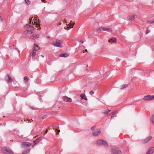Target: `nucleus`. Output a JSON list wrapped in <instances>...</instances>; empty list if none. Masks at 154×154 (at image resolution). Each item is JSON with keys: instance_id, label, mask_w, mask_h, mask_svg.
<instances>
[{"instance_id": "nucleus-1", "label": "nucleus", "mask_w": 154, "mask_h": 154, "mask_svg": "<svg viewBox=\"0 0 154 154\" xmlns=\"http://www.w3.org/2000/svg\"><path fill=\"white\" fill-rule=\"evenodd\" d=\"M2 152L4 154H13V151L9 148H4L2 149Z\"/></svg>"}, {"instance_id": "nucleus-2", "label": "nucleus", "mask_w": 154, "mask_h": 154, "mask_svg": "<svg viewBox=\"0 0 154 154\" xmlns=\"http://www.w3.org/2000/svg\"><path fill=\"white\" fill-rule=\"evenodd\" d=\"M63 44V42L60 40H56L55 42H54L52 44L54 46L62 48L63 47L62 44Z\"/></svg>"}, {"instance_id": "nucleus-3", "label": "nucleus", "mask_w": 154, "mask_h": 154, "mask_svg": "<svg viewBox=\"0 0 154 154\" xmlns=\"http://www.w3.org/2000/svg\"><path fill=\"white\" fill-rule=\"evenodd\" d=\"M34 20V25H36V27H38L39 25V19H38V17H36L35 18H33V17H32L31 18V19H30V21L29 22L30 24L31 23V20Z\"/></svg>"}, {"instance_id": "nucleus-4", "label": "nucleus", "mask_w": 154, "mask_h": 154, "mask_svg": "<svg viewBox=\"0 0 154 154\" xmlns=\"http://www.w3.org/2000/svg\"><path fill=\"white\" fill-rule=\"evenodd\" d=\"M143 100L144 101H147L148 100H154V95L151 96L148 95L145 96L143 98Z\"/></svg>"}, {"instance_id": "nucleus-5", "label": "nucleus", "mask_w": 154, "mask_h": 154, "mask_svg": "<svg viewBox=\"0 0 154 154\" xmlns=\"http://www.w3.org/2000/svg\"><path fill=\"white\" fill-rule=\"evenodd\" d=\"M112 154H122V152L118 149L114 147L112 148Z\"/></svg>"}, {"instance_id": "nucleus-6", "label": "nucleus", "mask_w": 154, "mask_h": 154, "mask_svg": "<svg viewBox=\"0 0 154 154\" xmlns=\"http://www.w3.org/2000/svg\"><path fill=\"white\" fill-rule=\"evenodd\" d=\"M97 144L99 145H103L104 146H106L107 143L106 142L102 140H98L97 142Z\"/></svg>"}, {"instance_id": "nucleus-7", "label": "nucleus", "mask_w": 154, "mask_h": 154, "mask_svg": "<svg viewBox=\"0 0 154 154\" xmlns=\"http://www.w3.org/2000/svg\"><path fill=\"white\" fill-rule=\"evenodd\" d=\"M63 101L68 102H71L72 101V99L66 96H64L62 97Z\"/></svg>"}, {"instance_id": "nucleus-8", "label": "nucleus", "mask_w": 154, "mask_h": 154, "mask_svg": "<svg viewBox=\"0 0 154 154\" xmlns=\"http://www.w3.org/2000/svg\"><path fill=\"white\" fill-rule=\"evenodd\" d=\"M137 17V16L136 14H131L128 16L127 17V19L129 20H134L135 18Z\"/></svg>"}, {"instance_id": "nucleus-9", "label": "nucleus", "mask_w": 154, "mask_h": 154, "mask_svg": "<svg viewBox=\"0 0 154 154\" xmlns=\"http://www.w3.org/2000/svg\"><path fill=\"white\" fill-rule=\"evenodd\" d=\"M152 138V137L151 136H149V137H148L146 138L143 141V143H146L148 142H149Z\"/></svg>"}, {"instance_id": "nucleus-10", "label": "nucleus", "mask_w": 154, "mask_h": 154, "mask_svg": "<svg viewBox=\"0 0 154 154\" xmlns=\"http://www.w3.org/2000/svg\"><path fill=\"white\" fill-rule=\"evenodd\" d=\"M154 152V147H151L148 149L146 154H152Z\"/></svg>"}, {"instance_id": "nucleus-11", "label": "nucleus", "mask_w": 154, "mask_h": 154, "mask_svg": "<svg viewBox=\"0 0 154 154\" xmlns=\"http://www.w3.org/2000/svg\"><path fill=\"white\" fill-rule=\"evenodd\" d=\"M39 37V35L38 34H33L31 35L30 37L31 39H35Z\"/></svg>"}, {"instance_id": "nucleus-12", "label": "nucleus", "mask_w": 154, "mask_h": 154, "mask_svg": "<svg viewBox=\"0 0 154 154\" xmlns=\"http://www.w3.org/2000/svg\"><path fill=\"white\" fill-rule=\"evenodd\" d=\"M23 146H25L26 147H29L31 145V143H28V142H23L22 143Z\"/></svg>"}, {"instance_id": "nucleus-13", "label": "nucleus", "mask_w": 154, "mask_h": 154, "mask_svg": "<svg viewBox=\"0 0 154 154\" xmlns=\"http://www.w3.org/2000/svg\"><path fill=\"white\" fill-rule=\"evenodd\" d=\"M33 48V50L35 51L36 52L38 50L40 49L38 45H36L35 44H34V46Z\"/></svg>"}, {"instance_id": "nucleus-14", "label": "nucleus", "mask_w": 154, "mask_h": 154, "mask_svg": "<svg viewBox=\"0 0 154 154\" xmlns=\"http://www.w3.org/2000/svg\"><path fill=\"white\" fill-rule=\"evenodd\" d=\"M102 30L105 31L110 32L112 31V29L109 28L103 27Z\"/></svg>"}, {"instance_id": "nucleus-15", "label": "nucleus", "mask_w": 154, "mask_h": 154, "mask_svg": "<svg viewBox=\"0 0 154 154\" xmlns=\"http://www.w3.org/2000/svg\"><path fill=\"white\" fill-rule=\"evenodd\" d=\"M34 32L33 29L30 30L26 31L24 32L25 34H30Z\"/></svg>"}, {"instance_id": "nucleus-16", "label": "nucleus", "mask_w": 154, "mask_h": 154, "mask_svg": "<svg viewBox=\"0 0 154 154\" xmlns=\"http://www.w3.org/2000/svg\"><path fill=\"white\" fill-rule=\"evenodd\" d=\"M36 52L35 51L33 50L30 54V57H33L35 56V55Z\"/></svg>"}, {"instance_id": "nucleus-17", "label": "nucleus", "mask_w": 154, "mask_h": 154, "mask_svg": "<svg viewBox=\"0 0 154 154\" xmlns=\"http://www.w3.org/2000/svg\"><path fill=\"white\" fill-rule=\"evenodd\" d=\"M80 97L83 99H84L85 100H87V98L85 94H82L81 95Z\"/></svg>"}, {"instance_id": "nucleus-18", "label": "nucleus", "mask_w": 154, "mask_h": 154, "mask_svg": "<svg viewBox=\"0 0 154 154\" xmlns=\"http://www.w3.org/2000/svg\"><path fill=\"white\" fill-rule=\"evenodd\" d=\"M74 24H72L71 23H69L68 24H67V27L68 28H71L73 27Z\"/></svg>"}, {"instance_id": "nucleus-19", "label": "nucleus", "mask_w": 154, "mask_h": 154, "mask_svg": "<svg viewBox=\"0 0 154 154\" xmlns=\"http://www.w3.org/2000/svg\"><path fill=\"white\" fill-rule=\"evenodd\" d=\"M7 77L8 78V82H12L13 80L11 77L9 75H7Z\"/></svg>"}, {"instance_id": "nucleus-20", "label": "nucleus", "mask_w": 154, "mask_h": 154, "mask_svg": "<svg viewBox=\"0 0 154 154\" xmlns=\"http://www.w3.org/2000/svg\"><path fill=\"white\" fill-rule=\"evenodd\" d=\"M69 55V54H60L59 56L60 57H68Z\"/></svg>"}, {"instance_id": "nucleus-21", "label": "nucleus", "mask_w": 154, "mask_h": 154, "mask_svg": "<svg viewBox=\"0 0 154 154\" xmlns=\"http://www.w3.org/2000/svg\"><path fill=\"white\" fill-rule=\"evenodd\" d=\"M100 131H96L94 132L93 134V135L94 136H97L98 135L100 134Z\"/></svg>"}, {"instance_id": "nucleus-22", "label": "nucleus", "mask_w": 154, "mask_h": 154, "mask_svg": "<svg viewBox=\"0 0 154 154\" xmlns=\"http://www.w3.org/2000/svg\"><path fill=\"white\" fill-rule=\"evenodd\" d=\"M110 110H104L103 111V114H107L109 112H110Z\"/></svg>"}, {"instance_id": "nucleus-23", "label": "nucleus", "mask_w": 154, "mask_h": 154, "mask_svg": "<svg viewBox=\"0 0 154 154\" xmlns=\"http://www.w3.org/2000/svg\"><path fill=\"white\" fill-rule=\"evenodd\" d=\"M30 150V149L29 148V149H26V150L24 151L23 152V154H26V153H27L28 152H29Z\"/></svg>"}, {"instance_id": "nucleus-24", "label": "nucleus", "mask_w": 154, "mask_h": 154, "mask_svg": "<svg viewBox=\"0 0 154 154\" xmlns=\"http://www.w3.org/2000/svg\"><path fill=\"white\" fill-rule=\"evenodd\" d=\"M24 79L25 81V83H26L28 82L29 79L28 77L25 76L24 78Z\"/></svg>"}, {"instance_id": "nucleus-25", "label": "nucleus", "mask_w": 154, "mask_h": 154, "mask_svg": "<svg viewBox=\"0 0 154 154\" xmlns=\"http://www.w3.org/2000/svg\"><path fill=\"white\" fill-rule=\"evenodd\" d=\"M128 84H126L122 85L121 87L120 88V89H123L126 88H127L128 86Z\"/></svg>"}, {"instance_id": "nucleus-26", "label": "nucleus", "mask_w": 154, "mask_h": 154, "mask_svg": "<svg viewBox=\"0 0 154 154\" xmlns=\"http://www.w3.org/2000/svg\"><path fill=\"white\" fill-rule=\"evenodd\" d=\"M25 27L27 29H29L31 27V26L30 25H26L25 26Z\"/></svg>"}, {"instance_id": "nucleus-27", "label": "nucleus", "mask_w": 154, "mask_h": 154, "mask_svg": "<svg viewBox=\"0 0 154 154\" xmlns=\"http://www.w3.org/2000/svg\"><path fill=\"white\" fill-rule=\"evenodd\" d=\"M116 113V112H114L112 113V116L111 117L110 119H112V118L114 117V115Z\"/></svg>"}, {"instance_id": "nucleus-28", "label": "nucleus", "mask_w": 154, "mask_h": 154, "mask_svg": "<svg viewBox=\"0 0 154 154\" xmlns=\"http://www.w3.org/2000/svg\"><path fill=\"white\" fill-rule=\"evenodd\" d=\"M102 28H103V27H101L99 29H98L97 30V32H100L101 31L103 30Z\"/></svg>"}, {"instance_id": "nucleus-29", "label": "nucleus", "mask_w": 154, "mask_h": 154, "mask_svg": "<svg viewBox=\"0 0 154 154\" xmlns=\"http://www.w3.org/2000/svg\"><path fill=\"white\" fill-rule=\"evenodd\" d=\"M151 122L152 124L154 125V116H153L152 117Z\"/></svg>"}, {"instance_id": "nucleus-30", "label": "nucleus", "mask_w": 154, "mask_h": 154, "mask_svg": "<svg viewBox=\"0 0 154 154\" xmlns=\"http://www.w3.org/2000/svg\"><path fill=\"white\" fill-rule=\"evenodd\" d=\"M110 40L111 41L113 42H114L116 41V39L114 38H112Z\"/></svg>"}, {"instance_id": "nucleus-31", "label": "nucleus", "mask_w": 154, "mask_h": 154, "mask_svg": "<svg viewBox=\"0 0 154 154\" xmlns=\"http://www.w3.org/2000/svg\"><path fill=\"white\" fill-rule=\"evenodd\" d=\"M25 2L27 5L30 4V2L29 0H25Z\"/></svg>"}, {"instance_id": "nucleus-32", "label": "nucleus", "mask_w": 154, "mask_h": 154, "mask_svg": "<svg viewBox=\"0 0 154 154\" xmlns=\"http://www.w3.org/2000/svg\"><path fill=\"white\" fill-rule=\"evenodd\" d=\"M56 131L57 132V133L56 134L57 135H58V134L60 132V130H56Z\"/></svg>"}, {"instance_id": "nucleus-33", "label": "nucleus", "mask_w": 154, "mask_h": 154, "mask_svg": "<svg viewBox=\"0 0 154 154\" xmlns=\"http://www.w3.org/2000/svg\"><path fill=\"white\" fill-rule=\"evenodd\" d=\"M89 93L90 94L92 95L94 94V92L93 91H90Z\"/></svg>"}, {"instance_id": "nucleus-34", "label": "nucleus", "mask_w": 154, "mask_h": 154, "mask_svg": "<svg viewBox=\"0 0 154 154\" xmlns=\"http://www.w3.org/2000/svg\"><path fill=\"white\" fill-rule=\"evenodd\" d=\"M39 140H35L34 141V143H35V144H34V145L37 142H39Z\"/></svg>"}, {"instance_id": "nucleus-35", "label": "nucleus", "mask_w": 154, "mask_h": 154, "mask_svg": "<svg viewBox=\"0 0 154 154\" xmlns=\"http://www.w3.org/2000/svg\"><path fill=\"white\" fill-rule=\"evenodd\" d=\"M149 32V30L148 29H147L146 31V34H148V33Z\"/></svg>"}, {"instance_id": "nucleus-36", "label": "nucleus", "mask_w": 154, "mask_h": 154, "mask_svg": "<svg viewBox=\"0 0 154 154\" xmlns=\"http://www.w3.org/2000/svg\"><path fill=\"white\" fill-rule=\"evenodd\" d=\"M41 1L43 3H45V0H41Z\"/></svg>"}, {"instance_id": "nucleus-37", "label": "nucleus", "mask_w": 154, "mask_h": 154, "mask_svg": "<svg viewBox=\"0 0 154 154\" xmlns=\"http://www.w3.org/2000/svg\"><path fill=\"white\" fill-rule=\"evenodd\" d=\"M95 128V127H93L91 128V129L92 130H93Z\"/></svg>"}, {"instance_id": "nucleus-38", "label": "nucleus", "mask_w": 154, "mask_h": 154, "mask_svg": "<svg viewBox=\"0 0 154 154\" xmlns=\"http://www.w3.org/2000/svg\"><path fill=\"white\" fill-rule=\"evenodd\" d=\"M84 51H87V50H85V51H84H84H83V53H84V52H85Z\"/></svg>"}, {"instance_id": "nucleus-39", "label": "nucleus", "mask_w": 154, "mask_h": 154, "mask_svg": "<svg viewBox=\"0 0 154 154\" xmlns=\"http://www.w3.org/2000/svg\"><path fill=\"white\" fill-rule=\"evenodd\" d=\"M81 43H82V44L83 43V41H81Z\"/></svg>"}, {"instance_id": "nucleus-40", "label": "nucleus", "mask_w": 154, "mask_h": 154, "mask_svg": "<svg viewBox=\"0 0 154 154\" xmlns=\"http://www.w3.org/2000/svg\"><path fill=\"white\" fill-rule=\"evenodd\" d=\"M41 56H42V57H44V56H43L42 55H41Z\"/></svg>"}, {"instance_id": "nucleus-41", "label": "nucleus", "mask_w": 154, "mask_h": 154, "mask_svg": "<svg viewBox=\"0 0 154 154\" xmlns=\"http://www.w3.org/2000/svg\"><path fill=\"white\" fill-rule=\"evenodd\" d=\"M47 131H46V133H47Z\"/></svg>"}]
</instances>
